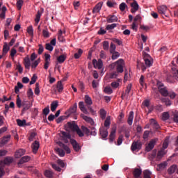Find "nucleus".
<instances>
[{
  "instance_id": "nucleus-4",
  "label": "nucleus",
  "mask_w": 178,
  "mask_h": 178,
  "mask_svg": "<svg viewBox=\"0 0 178 178\" xmlns=\"http://www.w3.org/2000/svg\"><path fill=\"white\" fill-rule=\"evenodd\" d=\"M143 59L145 61V63L147 66V67H151V65L152 63H154V61L152 60V58H151V56L149 54L144 52L143 53Z\"/></svg>"
},
{
  "instance_id": "nucleus-30",
  "label": "nucleus",
  "mask_w": 178,
  "mask_h": 178,
  "mask_svg": "<svg viewBox=\"0 0 178 178\" xmlns=\"http://www.w3.org/2000/svg\"><path fill=\"white\" fill-rule=\"evenodd\" d=\"M115 22H118L116 15H111L107 18V23H115Z\"/></svg>"
},
{
  "instance_id": "nucleus-21",
  "label": "nucleus",
  "mask_w": 178,
  "mask_h": 178,
  "mask_svg": "<svg viewBox=\"0 0 178 178\" xmlns=\"http://www.w3.org/2000/svg\"><path fill=\"white\" fill-rule=\"evenodd\" d=\"M31 158L29 156H23L18 163V166L20 167L23 163H26V162H29L30 161Z\"/></svg>"
},
{
  "instance_id": "nucleus-55",
  "label": "nucleus",
  "mask_w": 178,
  "mask_h": 178,
  "mask_svg": "<svg viewBox=\"0 0 178 178\" xmlns=\"http://www.w3.org/2000/svg\"><path fill=\"white\" fill-rule=\"evenodd\" d=\"M37 79H38L37 75H35V74H33L31 79L30 85L33 86V84H35V82L37 81Z\"/></svg>"
},
{
  "instance_id": "nucleus-3",
  "label": "nucleus",
  "mask_w": 178,
  "mask_h": 178,
  "mask_svg": "<svg viewBox=\"0 0 178 178\" xmlns=\"http://www.w3.org/2000/svg\"><path fill=\"white\" fill-rule=\"evenodd\" d=\"M157 86L159 92L161 94V95H163V97H168V95H169V92L168 91V89H166V87L163 86V83H162V82H157Z\"/></svg>"
},
{
  "instance_id": "nucleus-14",
  "label": "nucleus",
  "mask_w": 178,
  "mask_h": 178,
  "mask_svg": "<svg viewBox=\"0 0 178 178\" xmlns=\"http://www.w3.org/2000/svg\"><path fill=\"white\" fill-rule=\"evenodd\" d=\"M70 143L74 148V150L76 152H79L80 151V145L74 139H70Z\"/></svg>"
},
{
  "instance_id": "nucleus-44",
  "label": "nucleus",
  "mask_w": 178,
  "mask_h": 178,
  "mask_svg": "<svg viewBox=\"0 0 178 178\" xmlns=\"http://www.w3.org/2000/svg\"><path fill=\"white\" fill-rule=\"evenodd\" d=\"M143 175H144V178H151V175H152V173L151 172V171L148 170H145L143 172Z\"/></svg>"
},
{
  "instance_id": "nucleus-47",
  "label": "nucleus",
  "mask_w": 178,
  "mask_h": 178,
  "mask_svg": "<svg viewBox=\"0 0 178 178\" xmlns=\"http://www.w3.org/2000/svg\"><path fill=\"white\" fill-rule=\"evenodd\" d=\"M44 176H46L48 178H52V177L54 176V172H52V171L51 170H47L44 172Z\"/></svg>"
},
{
  "instance_id": "nucleus-7",
  "label": "nucleus",
  "mask_w": 178,
  "mask_h": 178,
  "mask_svg": "<svg viewBox=\"0 0 178 178\" xmlns=\"http://www.w3.org/2000/svg\"><path fill=\"white\" fill-rule=\"evenodd\" d=\"M157 9L160 15L168 17V15H166V11L169 10V9H168V7L166 6L165 5L160 6L157 8Z\"/></svg>"
},
{
  "instance_id": "nucleus-12",
  "label": "nucleus",
  "mask_w": 178,
  "mask_h": 178,
  "mask_svg": "<svg viewBox=\"0 0 178 178\" xmlns=\"http://www.w3.org/2000/svg\"><path fill=\"white\" fill-rule=\"evenodd\" d=\"M81 118H82L85 122L89 123V124H91V126H94L95 122H94V120H92V118L90 117L85 115L84 114H81Z\"/></svg>"
},
{
  "instance_id": "nucleus-51",
  "label": "nucleus",
  "mask_w": 178,
  "mask_h": 178,
  "mask_svg": "<svg viewBox=\"0 0 178 178\" xmlns=\"http://www.w3.org/2000/svg\"><path fill=\"white\" fill-rule=\"evenodd\" d=\"M137 66L139 69H141L143 72H144L147 69L145 65H144V63H142L141 62H139V61H138Z\"/></svg>"
},
{
  "instance_id": "nucleus-61",
  "label": "nucleus",
  "mask_w": 178,
  "mask_h": 178,
  "mask_svg": "<svg viewBox=\"0 0 178 178\" xmlns=\"http://www.w3.org/2000/svg\"><path fill=\"white\" fill-rule=\"evenodd\" d=\"M104 92H106V94H112V92H113V90H112V88L110 86H107L104 89Z\"/></svg>"
},
{
  "instance_id": "nucleus-20",
  "label": "nucleus",
  "mask_w": 178,
  "mask_h": 178,
  "mask_svg": "<svg viewBox=\"0 0 178 178\" xmlns=\"http://www.w3.org/2000/svg\"><path fill=\"white\" fill-rule=\"evenodd\" d=\"M10 135H7L4 136L1 140H0V145H5V144H8L9 141H10Z\"/></svg>"
},
{
  "instance_id": "nucleus-13",
  "label": "nucleus",
  "mask_w": 178,
  "mask_h": 178,
  "mask_svg": "<svg viewBox=\"0 0 178 178\" xmlns=\"http://www.w3.org/2000/svg\"><path fill=\"white\" fill-rule=\"evenodd\" d=\"M116 137V127H113L111 129V132L109 136V141L110 143H113L115 141V138Z\"/></svg>"
},
{
  "instance_id": "nucleus-56",
  "label": "nucleus",
  "mask_w": 178,
  "mask_h": 178,
  "mask_svg": "<svg viewBox=\"0 0 178 178\" xmlns=\"http://www.w3.org/2000/svg\"><path fill=\"white\" fill-rule=\"evenodd\" d=\"M117 26L118 25L116 24H108V25L106 26V30H113V29L117 27Z\"/></svg>"
},
{
  "instance_id": "nucleus-37",
  "label": "nucleus",
  "mask_w": 178,
  "mask_h": 178,
  "mask_svg": "<svg viewBox=\"0 0 178 178\" xmlns=\"http://www.w3.org/2000/svg\"><path fill=\"white\" fill-rule=\"evenodd\" d=\"M56 88L58 92H62V91H63V84H62V81H58Z\"/></svg>"
},
{
  "instance_id": "nucleus-29",
  "label": "nucleus",
  "mask_w": 178,
  "mask_h": 178,
  "mask_svg": "<svg viewBox=\"0 0 178 178\" xmlns=\"http://www.w3.org/2000/svg\"><path fill=\"white\" fill-rule=\"evenodd\" d=\"M166 151L163 149H161L160 151H159L157 154V159H162L165 155H166Z\"/></svg>"
},
{
  "instance_id": "nucleus-34",
  "label": "nucleus",
  "mask_w": 178,
  "mask_h": 178,
  "mask_svg": "<svg viewBox=\"0 0 178 178\" xmlns=\"http://www.w3.org/2000/svg\"><path fill=\"white\" fill-rule=\"evenodd\" d=\"M9 45H8V43L5 42L3 47V55H6L8 52H9Z\"/></svg>"
},
{
  "instance_id": "nucleus-9",
  "label": "nucleus",
  "mask_w": 178,
  "mask_h": 178,
  "mask_svg": "<svg viewBox=\"0 0 178 178\" xmlns=\"http://www.w3.org/2000/svg\"><path fill=\"white\" fill-rule=\"evenodd\" d=\"M66 32L64 31H62V29H59L58 32V40L60 42H66V39H65V36H63V34H65Z\"/></svg>"
},
{
  "instance_id": "nucleus-41",
  "label": "nucleus",
  "mask_w": 178,
  "mask_h": 178,
  "mask_svg": "<svg viewBox=\"0 0 178 178\" xmlns=\"http://www.w3.org/2000/svg\"><path fill=\"white\" fill-rule=\"evenodd\" d=\"M99 115H100V118L104 120V119L106 118V111H105V109L104 108L100 109Z\"/></svg>"
},
{
  "instance_id": "nucleus-53",
  "label": "nucleus",
  "mask_w": 178,
  "mask_h": 178,
  "mask_svg": "<svg viewBox=\"0 0 178 178\" xmlns=\"http://www.w3.org/2000/svg\"><path fill=\"white\" fill-rule=\"evenodd\" d=\"M120 81H122V79H118V82H117V81L113 82V83H111V87H112L113 88H118V87H119V86H120V83H119Z\"/></svg>"
},
{
  "instance_id": "nucleus-25",
  "label": "nucleus",
  "mask_w": 178,
  "mask_h": 178,
  "mask_svg": "<svg viewBox=\"0 0 178 178\" xmlns=\"http://www.w3.org/2000/svg\"><path fill=\"white\" fill-rule=\"evenodd\" d=\"M57 144L59 145V147L63 148V149L67 152V154H70V148H69L67 145L63 144L62 142H58Z\"/></svg>"
},
{
  "instance_id": "nucleus-40",
  "label": "nucleus",
  "mask_w": 178,
  "mask_h": 178,
  "mask_svg": "<svg viewBox=\"0 0 178 178\" xmlns=\"http://www.w3.org/2000/svg\"><path fill=\"white\" fill-rule=\"evenodd\" d=\"M111 54H112L111 59L113 60H116V59H118V58L120 56V54L118 51H113Z\"/></svg>"
},
{
  "instance_id": "nucleus-57",
  "label": "nucleus",
  "mask_w": 178,
  "mask_h": 178,
  "mask_svg": "<svg viewBox=\"0 0 178 178\" xmlns=\"http://www.w3.org/2000/svg\"><path fill=\"white\" fill-rule=\"evenodd\" d=\"M162 101L165 104L166 106H170L172 105V102L169 99H162Z\"/></svg>"
},
{
  "instance_id": "nucleus-35",
  "label": "nucleus",
  "mask_w": 178,
  "mask_h": 178,
  "mask_svg": "<svg viewBox=\"0 0 178 178\" xmlns=\"http://www.w3.org/2000/svg\"><path fill=\"white\" fill-rule=\"evenodd\" d=\"M65 60H66V55L65 54L60 55L57 58V61L58 63H63V62H65Z\"/></svg>"
},
{
  "instance_id": "nucleus-31",
  "label": "nucleus",
  "mask_w": 178,
  "mask_h": 178,
  "mask_svg": "<svg viewBox=\"0 0 178 178\" xmlns=\"http://www.w3.org/2000/svg\"><path fill=\"white\" fill-rule=\"evenodd\" d=\"M12 162H13V157H6L3 161V166H5V165H10Z\"/></svg>"
},
{
  "instance_id": "nucleus-24",
  "label": "nucleus",
  "mask_w": 178,
  "mask_h": 178,
  "mask_svg": "<svg viewBox=\"0 0 178 178\" xmlns=\"http://www.w3.org/2000/svg\"><path fill=\"white\" fill-rule=\"evenodd\" d=\"M84 101L88 106H91V105L92 104V99H91V97H90V95H85Z\"/></svg>"
},
{
  "instance_id": "nucleus-16",
  "label": "nucleus",
  "mask_w": 178,
  "mask_h": 178,
  "mask_svg": "<svg viewBox=\"0 0 178 178\" xmlns=\"http://www.w3.org/2000/svg\"><path fill=\"white\" fill-rule=\"evenodd\" d=\"M143 170L141 168H135L133 171L134 178H141Z\"/></svg>"
},
{
  "instance_id": "nucleus-10",
  "label": "nucleus",
  "mask_w": 178,
  "mask_h": 178,
  "mask_svg": "<svg viewBox=\"0 0 178 178\" xmlns=\"http://www.w3.org/2000/svg\"><path fill=\"white\" fill-rule=\"evenodd\" d=\"M31 147L32 149V152L34 154H37V152H38V149H40V142L35 140L34 143H32Z\"/></svg>"
},
{
  "instance_id": "nucleus-28",
  "label": "nucleus",
  "mask_w": 178,
  "mask_h": 178,
  "mask_svg": "<svg viewBox=\"0 0 178 178\" xmlns=\"http://www.w3.org/2000/svg\"><path fill=\"white\" fill-rule=\"evenodd\" d=\"M24 62L25 69H30V66H31V62L30 61V58L29 57L25 58Z\"/></svg>"
},
{
  "instance_id": "nucleus-38",
  "label": "nucleus",
  "mask_w": 178,
  "mask_h": 178,
  "mask_svg": "<svg viewBox=\"0 0 178 178\" xmlns=\"http://www.w3.org/2000/svg\"><path fill=\"white\" fill-rule=\"evenodd\" d=\"M139 83L142 87V88H147V85L145 84V82L144 81V75H141L140 80H139Z\"/></svg>"
},
{
  "instance_id": "nucleus-42",
  "label": "nucleus",
  "mask_w": 178,
  "mask_h": 178,
  "mask_svg": "<svg viewBox=\"0 0 178 178\" xmlns=\"http://www.w3.org/2000/svg\"><path fill=\"white\" fill-rule=\"evenodd\" d=\"M41 12L38 11L37 14H36V17L35 18V22L36 24H38V23H40V20L41 19Z\"/></svg>"
},
{
  "instance_id": "nucleus-18",
  "label": "nucleus",
  "mask_w": 178,
  "mask_h": 178,
  "mask_svg": "<svg viewBox=\"0 0 178 178\" xmlns=\"http://www.w3.org/2000/svg\"><path fill=\"white\" fill-rule=\"evenodd\" d=\"M79 109H81V112H83V113H85V115H88V111L86 108L84 102H79Z\"/></svg>"
},
{
  "instance_id": "nucleus-62",
  "label": "nucleus",
  "mask_w": 178,
  "mask_h": 178,
  "mask_svg": "<svg viewBox=\"0 0 178 178\" xmlns=\"http://www.w3.org/2000/svg\"><path fill=\"white\" fill-rule=\"evenodd\" d=\"M173 113V120L175 123H178V112L177 111H175L172 113Z\"/></svg>"
},
{
  "instance_id": "nucleus-11",
  "label": "nucleus",
  "mask_w": 178,
  "mask_h": 178,
  "mask_svg": "<svg viewBox=\"0 0 178 178\" xmlns=\"http://www.w3.org/2000/svg\"><path fill=\"white\" fill-rule=\"evenodd\" d=\"M141 142H134L131 146V151H137V149H141Z\"/></svg>"
},
{
  "instance_id": "nucleus-2",
  "label": "nucleus",
  "mask_w": 178,
  "mask_h": 178,
  "mask_svg": "<svg viewBox=\"0 0 178 178\" xmlns=\"http://www.w3.org/2000/svg\"><path fill=\"white\" fill-rule=\"evenodd\" d=\"M67 126L72 131H76L78 136L80 137H84V133H83V131L79 128V126H77L76 123L69 122H67Z\"/></svg>"
},
{
  "instance_id": "nucleus-60",
  "label": "nucleus",
  "mask_w": 178,
  "mask_h": 178,
  "mask_svg": "<svg viewBox=\"0 0 178 178\" xmlns=\"http://www.w3.org/2000/svg\"><path fill=\"white\" fill-rule=\"evenodd\" d=\"M39 64H40V59L35 60L31 64L32 69H35V67H37V66H38Z\"/></svg>"
},
{
  "instance_id": "nucleus-43",
  "label": "nucleus",
  "mask_w": 178,
  "mask_h": 178,
  "mask_svg": "<svg viewBox=\"0 0 178 178\" xmlns=\"http://www.w3.org/2000/svg\"><path fill=\"white\" fill-rule=\"evenodd\" d=\"M55 151L58 154L59 156L63 157L65 156V151L60 148H56Z\"/></svg>"
},
{
  "instance_id": "nucleus-15",
  "label": "nucleus",
  "mask_w": 178,
  "mask_h": 178,
  "mask_svg": "<svg viewBox=\"0 0 178 178\" xmlns=\"http://www.w3.org/2000/svg\"><path fill=\"white\" fill-rule=\"evenodd\" d=\"M131 13H136L137 10H138V8H140V6L136 1H134V2L131 3Z\"/></svg>"
},
{
  "instance_id": "nucleus-52",
  "label": "nucleus",
  "mask_w": 178,
  "mask_h": 178,
  "mask_svg": "<svg viewBox=\"0 0 178 178\" xmlns=\"http://www.w3.org/2000/svg\"><path fill=\"white\" fill-rule=\"evenodd\" d=\"M17 123L18 124V126L19 127H23V126H26V120H17Z\"/></svg>"
},
{
  "instance_id": "nucleus-46",
  "label": "nucleus",
  "mask_w": 178,
  "mask_h": 178,
  "mask_svg": "<svg viewBox=\"0 0 178 178\" xmlns=\"http://www.w3.org/2000/svg\"><path fill=\"white\" fill-rule=\"evenodd\" d=\"M42 35L44 38H49L51 35V34L49 33V31H48L47 29H43Z\"/></svg>"
},
{
  "instance_id": "nucleus-6",
  "label": "nucleus",
  "mask_w": 178,
  "mask_h": 178,
  "mask_svg": "<svg viewBox=\"0 0 178 178\" xmlns=\"http://www.w3.org/2000/svg\"><path fill=\"white\" fill-rule=\"evenodd\" d=\"M92 65L95 69H102V66H104V63H102V60L101 59H99L98 60H97V59H93Z\"/></svg>"
},
{
  "instance_id": "nucleus-32",
  "label": "nucleus",
  "mask_w": 178,
  "mask_h": 178,
  "mask_svg": "<svg viewBox=\"0 0 178 178\" xmlns=\"http://www.w3.org/2000/svg\"><path fill=\"white\" fill-rule=\"evenodd\" d=\"M177 169V165H172L170 166V168H168V172L169 173V175H173V173L176 172Z\"/></svg>"
},
{
  "instance_id": "nucleus-26",
  "label": "nucleus",
  "mask_w": 178,
  "mask_h": 178,
  "mask_svg": "<svg viewBox=\"0 0 178 178\" xmlns=\"http://www.w3.org/2000/svg\"><path fill=\"white\" fill-rule=\"evenodd\" d=\"M27 97L29 99H32V102H34V92H33V89L29 88L27 91Z\"/></svg>"
},
{
  "instance_id": "nucleus-17",
  "label": "nucleus",
  "mask_w": 178,
  "mask_h": 178,
  "mask_svg": "<svg viewBox=\"0 0 178 178\" xmlns=\"http://www.w3.org/2000/svg\"><path fill=\"white\" fill-rule=\"evenodd\" d=\"M33 102H23V110L22 112H26V111H29V109L31 108V106H33Z\"/></svg>"
},
{
  "instance_id": "nucleus-59",
  "label": "nucleus",
  "mask_w": 178,
  "mask_h": 178,
  "mask_svg": "<svg viewBox=\"0 0 178 178\" xmlns=\"http://www.w3.org/2000/svg\"><path fill=\"white\" fill-rule=\"evenodd\" d=\"M169 118H170L169 113H168V112H164V113L162 114V120H168V119H169Z\"/></svg>"
},
{
  "instance_id": "nucleus-1",
  "label": "nucleus",
  "mask_w": 178,
  "mask_h": 178,
  "mask_svg": "<svg viewBox=\"0 0 178 178\" xmlns=\"http://www.w3.org/2000/svg\"><path fill=\"white\" fill-rule=\"evenodd\" d=\"M117 66V72H113L110 74V79H117L119 77L120 73H123V67L124 66V60L122 58L110 65L111 69H114Z\"/></svg>"
},
{
  "instance_id": "nucleus-33",
  "label": "nucleus",
  "mask_w": 178,
  "mask_h": 178,
  "mask_svg": "<svg viewBox=\"0 0 178 178\" xmlns=\"http://www.w3.org/2000/svg\"><path fill=\"white\" fill-rule=\"evenodd\" d=\"M58 101H54L51 104V112H55V111H56V108H58Z\"/></svg>"
},
{
  "instance_id": "nucleus-63",
  "label": "nucleus",
  "mask_w": 178,
  "mask_h": 178,
  "mask_svg": "<svg viewBox=\"0 0 178 178\" xmlns=\"http://www.w3.org/2000/svg\"><path fill=\"white\" fill-rule=\"evenodd\" d=\"M81 129H82L83 133H86L87 134V136H90V134L91 132H90V129H88V128H87V127H86L84 126H82Z\"/></svg>"
},
{
  "instance_id": "nucleus-19",
  "label": "nucleus",
  "mask_w": 178,
  "mask_h": 178,
  "mask_svg": "<svg viewBox=\"0 0 178 178\" xmlns=\"http://www.w3.org/2000/svg\"><path fill=\"white\" fill-rule=\"evenodd\" d=\"M26 154V150L24 149H19L15 152V156L17 159L21 158Z\"/></svg>"
},
{
  "instance_id": "nucleus-49",
  "label": "nucleus",
  "mask_w": 178,
  "mask_h": 178,
  "mask_svg": "<svg viewBox=\"0 0 178 178\" xmlns=\"http://www.w3.org/2000/svg\"><path fill=\"white\" fill-rule=\"evenodd\" d=\"M82 54H83V50L81 49H79L78 50V52L74 54V56L75 59H79V58H80V56H81Z\"/></svg>"
},
{
  "instance_id": "nucleus-36",
  "label": "nucleus",
  "mask_w": 178,
  "mask_h": 178,
  "mask_svg": "<svg viewBox=\"0 0 178 178\" xmlns=\"http://www.w3.org/2000/svg\"><path fill=\"white\" fill-rule=\"evenodd\" d=\"M111 126V116H107L105 121H104V127L109 129Z\"/></svg>"
},
{
  "instance_id": "nucleus-23",
  "label": "nucleus",
  "mask_w": 178,
  "mask_h": 178,
  "mask_svg": "<svg viewBox=\"0 0 178 178\" xmlns=\"http://www.w3.org/2000/svg\"><path fill=\"white\" fill-rule=\"evenodd\" d=\"M134 119V112L130 111L128 116V120H127V123L129 126H131V124H133Z\"/></svg>"
},
{
  "instance_id": "nucleus-8",
  "label": "nucleus",
  "mask_w": 178,
  "mask_h": 178,
  "mask_svg": "<svg viewBox=\"0 0 178 178\" xmlns=\"http://www.w3.org/2000/svg\"><path fill=\"white\" fill-rule=\"evenodd\" d=\"M76 112H77V103H75L72 106H71L70 109L65 112V115L70 116L72 113H76Z\"/></svg>"
},
{
  "instance_id": "nucleus-39",
  "label": "nucleus",
  "mask_w": 178,
  "mask_h": 178,
  "mask_svg": "<svg viewBox=\"0 0 178 178\" xmlns=\"http://www.w3.org/2000/svg\"><path fill=\"white\" fill-rule=\"evenodd\" d=\"M150 124H152V126H153V127H154V129H156L157 130L160 127L159 124H158V122L154 119L150 120Z\"/></svg>"
},
{
  "instance_id": "nucleus-48",
  "label": "nucleus",
  "mask_w": 178,
  "mask_h": 178,
  "mask_svg": "<svg viewBox=\"0 0 178 178\" xmlns=\"http://www.w3.org/2000/svg\"><path fill=\"white\" fill-rule=\"evenodd\" d=\"M23 3H24V1L23 0H18L17 1V8L18 10H20L22 9V6H23Z\"/></svg>"
},
{
  "instance_id": "nucleus-22",
  "label": "nucleus",
  "mask_w": 178,
  "mask_h": 178,
  "mask_svg": "<svg viewBox=\"0 0 178 178\" xmlns=\"http://www.w3.org/2000/svg\"><path fill=\"white\" fill-rule=\"evenodd\" d=\"M101 9H102V2L98 3L95 8H93L92 13H99L101 11Z\"/></svg>"
},
{
  "instance_id": "nucleus-50",
  "label": "nucleus",
  "mask_w": 178,
  "mask_h": 178,
  "mask_svg": "<svg viewBox=\"0 0 178 178\" xmlns=\"http://www.w3.org/2000/svg\"><path fill=\"white\" fill-rule=\"evenodd\" d=\"M126 8H127V4H126V3L123 2L120 4V10L121 12H124Z\"/></svg>"
},
{
  "instance_id": "nucleus-64",
  "label": "nucleus",
  "mask_w": 178,
  "mask_h": 178,
  "mask_svg": "<svg viewBox=\"0 0 178 178\" xmlns=\"http://www.w3.org/2000/svg\"><path fill=\"white\" fill-rule=\"evenodd\" d=\"M16 104L17 106L22 108V99H20V97L19 95H17Z\"/></svg>"
},
{
  "instance_id": "nucleus-58",
  "label": "nucleus",
  "mask_w": 178,
  "mask_h": 178,
  "mask_svg": "<svg viewBox=\"0 0 178 178\" xmlns=\"http://www.w3.org/2000/svg\"><path fill=\"white\" fill-rule=\"evenodd\" d=\"M115 51H116V45H115V44L111 42L110 44V52L111 54H112L113 52H115Z\"/></svg>"
},
{
  "instance_id": "nucleus-45",
  "label": "nucleus",
  "mask_w": 178,
  "mask_h": 178,
  "mask_svg": "<svg viewBox=\"0 0 178 178\" xmlns=\"http://www.w3.org/2000/svg\"><path fill=\"white\" fill-rule=\"evenodd\" d=\"M61 134L64 138H68V140H72V136L70 134L65 132V131H61Z\"/></svg>"
},
{
  "instance_id": "nucleus-5",
  "label": "nucleus",
  "mask_w": 178,
  "mask_h": 178,
  "mask_svg": "<svg viewBox=\"0 0 178 178\" xmlns=\"http://www.w3.org/2000/svg\"><path fill=\"white\" fill-rule=\"evenodd\" d=\"M158 138H156L154 139H152L149 141V143H148L145 148L147 152H149V151H152V149H154V147H155V145L156 144V143H158Z\"/></svg>"
},
{
  "instance_id": "nucleus-54",
  "label": "nucleus",
  "mask_w": 178,
  "mask_h": 178,
  "mask_svg": "<svg viewBox=\"0 0 178 178\" xmlns=\"http://www.w3.org/2000/svg\"><path fill=\"white\" fill-rule=\"evenodd\" d=\"M158 166H159V170L165 169V168H166V166H168V162L161 163L159 164Z\"/></svg>"
},
{
  "instance_id": "nucleus-27",
  "label": "nucleus",
  "mask_w": 178,
  "mask_h": 178,
  "mask_svg": "<svg viewBox=\"0 0 178 178\" xmlns=\"http://www.w3.org/2000/svg\"><path fill=\"white\" fill-rule=\"evenodd\" d=\"M108 129H106L105 128L100 129V135L102 138H106V137H108Z\"/></svg>"
}]
</instances>
